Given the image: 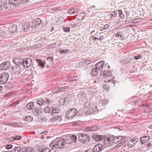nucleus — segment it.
Masks as SVG:
<instances>
[{"label": "nucleus", "mask_w": 152, "mask_h": 152, "mask_svg": "<svg viewBox=\"0 0 152 152\" xmlns=\"http://www.w3.org/2000/svg\"><path fill=\"white\" fill-rule=\"evenodd\" d=\"M64 140L61 138H57L52 141L50 144V148L62 149L65 146Z\"/></svg>", "instance_id": "1"}, {"label": "nucleus", "mask_w": 152, "mask_h": 152, "mask_svg": "<svg viewBox=\"0 0 152 152\" xmlns=\"http://www.w3.org/2000/svg\"><path fill=\"white\" fill-rule=\"evenodd\" d=\"M113 136H111L109 138H106L104 137L103 138L104 147H108L111 146L113 145Z\"/></svg>", "instance_id": "2"}, {"label": "nucleus", "mask_w": 152, "mask_h": 152, "mask_svg": "<svg viewBox=\"0 0 152 152\" xmlns=\"http://www.w3.org/2000/svg\"><path fill=\"white\" fill-rule=\"evenodd\" d=\"M78 137L79 140L83 143L88 142L90 138L88 135L80 133H78Z\"/></svg>", "instance_id": "3"}, {"label": "nucleus", "mask_w": 152, "mask_h": 152, "mask_svg": "<svg viewBox=\"0 0 152 152\" xmlns=\"http://www.w3.org/2000/svg\"><path fill=\"white\" fill-rule=\"evenodd\" d=\"M51 108L52 110L51 112V115L52 117L55 115V114L59 113L61 110L60 106L59 105H57L56 103L52 104Z\"/></svg>", "instance_id": "4"}, {"label": "nucleus", "mask_w": 152, "mask_h": 152, "mask_svg": "<svg viewBox=\"0 0 152 152\" xmlns=\"http://www.w3.org/2000/svg\"><path fill=\"white\" fill-rule=\"evenodd\" d=\"M77 110L76 108L70 109L66 113V116L68 119H69L74 117L76 115Z\"/></svg>", "instance_id": "5"}, {"label": "nucleus", "mask_w": 152, "mask_h": 152, "mask_svg": "<svg viewBox=\"0 0 152 152\" xmlns=\"http://www.w3.org/2000/svg\"><path fill=\"white\" fill-rule=\"evenodd\" d=\"M9 77V74L7 72L3 73L0 75V84L6 83Z\"/></svg>", "instance_id": "6"}, {"label": "nucleus", "mask_w": 152, "mask_h": 152, "mask_svg": "<svg viewBox=\"0 0 152 152\" xmlns=\"http://www.w3.org/2000/svg\"><path fill=\"white\" fill-rule=\"evenodd\" d=\"M21 64L25 68H27L30 66L32 63V59L30 58H26L22 60Z\"/></svg>", "instance_id": "7"}, {"label": "nucleus", "mask_w": 152, "mask_h": 152, "mask_svg": "<svg viewBox=\"0 0 152 152\" xmlns=\"http://www.w3.org/2000/svg\"><path fill=\"white\" fill-rule=\"evenodd\" d=\"M28 1V0H9L8 2L10 6L12 5L15 7L18 6L21 3H24Z\"/></svg>", "instance_id": "8"}, {"label": "nucleus", "mask_w": 152, "mask_h": 152, "mask_svg": "<svg viewBox=\"0 0 152 152\" xmlns=\"http://www.w3.org/2000/svg\"><path fill=\"white\" fill-rule=\"evenodd\" d=\"M13 70L17 74H21L22 73L23 68L22 64L15 65L13 67Z\"/></svg>", "instance_id": "9"}, {"label": "nucleus", "mask_w": 152, "mask_h": 152, "mask_svg": "<svg viewBox=\"0 0 152 152\" xmlns=\"http://www.w3.org/2000/svg\"><path fill=\"white\" fill-rule=\"evenodd\" d=\"M10 63L9 61H7L2 63L0 65V70H6L10 67Z\"/></svg>", "instance_id": "10"}, {"label": "nucleus", "mask_w": 152, "mask_h": 152, "mask_svg": "<svg viewBox=\"0 0 152 152\" xmlns=\"http://www.w3.org/2000/svg\"><path fill=\"white\" fill-rule=\"evenodd\" d=\"M42 21L39 18H37L35 19L32 22L31 26V28H35L38 26L41 23Z\"/></svg>", "instance_id": "11"}, {"label": "nucleus", "mask_w": 152, "mask_h": 152, "mask_svg": "<svg viewBox=\"0 0 152 152\" xmlns=\"http://www.w3.org/2000/svg\"><path fill=\"white\" fill-rule=\"evenodd\" d=\"M77 98L79 100L85 102L87 99L86 95L83 92L80 91L77 95Z\"/></svg>", "instance_id": "12"}, {"label": "nucleus", "mask_w": 152, "mask_h": 152, "mask_svg": "<svg viewBox=\"0 0 152 152\" xmlns=\"http://www.w3.org/2000/svg\"><path fill=\"white\" fill-rule=\"evenodd\" d=\"M104 148L103 145L99 144L96 145L92 151L93 152H98L102 151Z\"/></svg>", "instance_id": "13"}, {"label": "nucleus", "mask_w": 152, "mask_h": 152, "mask_svg": "<svg viewBox=\"0 0 152 152\" xmlns=\"http://www.w3.org/2000/svg\"><path fill=\"white\" fill-rule=\"evenodd\" d=\"M138 141L137 138H135L129 141L127 143V146L130 148H132L134 146L136 142Z\"/></svg>", "instance_id": "14"}, {"label": "nucleus", "mask_w": 152, "mask_h": 152, "mask_svg": "<svg viewBox=\"0 0 152 152\" xmlns=\"http://www.w3.org/2000/svg\"><path fill=\"white\" fill-rule=\"evenodd\" d=\"M17 26L15 24L12 25L10 26L8 28V32L9 33H13L17 31Z\"/></svg>", "instance_id": "15"}, {"label": "nucleus", "mask_w": 152, "mask_h": 152, "mask_svg": "<svg viewBox=\"0 0 152 152\" xmlns=\"http://www.w3.org/2000/svg\"><path fill=\"white\" fill-rule=\"evenodd\" d=\"M42 112V109L41 107H35L34 108V111H33V113L36 116L40 115Z\"/></svg>", "instance_id": "16"}, {"label": "nucleus", "mask_w": 152, "mask_h": 152, "mask_svg": "<svg viewBox=\"0 0 152 152\" xmlns=\"http://www.w3.org/2000/svg\"><path fill=\"white\" fill-rule=\"evenodd\" d=\"M104 61H100L95 64V66L97 69L100 70L103 68L104 63Z\"/></svg>", "instance_id": "17"}, {"label": "nucleus", "mask_w": 152, "mask_h": 152, "mask_svg": "<svg viewBox=\"0 0 152 152\" xmlns=\"http://www.w3.org/2000/svg\"><path fill=\"white\" fill-rule=\"evenodd\" d=\"M104 137L102 135H94L93 136L92 138L94 139V140L96 141H101L103 140V138H104Z\"/></svg>", "instance_id": "18"}, {"label": "nucleus", "mask_w": 152, "mask_h": 152, "mask_svg": "<svg viewBox=\"0 0 152 152\" xmlns=\"http://www.w3.org/2000/svg\"><path fill=\"white\" fill-rule=\"evenodd\" d=\"M1 3L3 5V7L4 9H7L9 8V7H11L10 4H7V0H1Z\"/></svg>", "instance_id": "19"}, {"label": "nucleus", "mask_w": 152, "mask_h": 152, "mask_svg": "<svg viewBox=\"0 0 152 152\" xmlns=\"http://www.w3.org/2000/svg\"><path fill=\"white\" fill-rule=\"evenodd\" d=\"M86 15L84 12H81L75 15V18L77 20H83L85 18Z\"/></svg>", "instance_id": "20"}, {"label": "nucleus", "mask_w": 152, "mask_h": 152, "mask_svg": "<svg viewBox=\"0 0 152 152\" xmlns=\"http://www.w3.org/2000/svg\"><path fill=\"white\" fill-rule=\"evenodd\" d=\"M149 139L148 136H143L140 138V141L142 144H144L148 142Z\"/></svg>", "instance_id": "21"}, {"label": "nucleus", "mask_w": 152, "mask_h": 152, "mask_svg": "<svg viewBox=\"0 0 152 152\" xmlns=\"http://www.w3.org/2000/svg\"><path fill=\"white\" fill-rule=\"evenodd\" d=\"M36 61L38 63V64L42 67H45V65L46 64L45 61L41 60L40 59H36Z\"/></svg>", "instance_id": "22"}, {"label": "nucleus", "mask_w": 152, "mask_h": 152, "mask_svg": "<svg viewBox=\"0 0 152 152\" xmlns=\"http://www.w3.org/2000/svg\"><path fill=\"white\" fill-rule=\"evenodd\" d=\"M113 141L114 144H116L120 142L122 140V137L121 136H119L118 137L113 136Z\"/></svg>", "instance_id": "23"}, {"label": "nucleus", "mask_w": 152, "mask_h": 152, "mask_svg": "<svg viewBox=\"0 0 152 152\" xmlns=\"http://www.w3.org/2000/svg\"><path fill=\"white\" fill-rule=\"evenodd\" d=\"M53 122H60L62 120V117L60 115H58L52 118L51 119Z\"/></svg>", "instance_id": "24"}, {"label": "nucleus", "mask_w": 152, "mask_h": 152, "mask_svg": "<svg viewBox=\"0 0 152 152\" xmlns=\"http://www.w3.org/2000/svg\"><path fill=\"white\" fill-rule=\"evenodd\" d=\"M21 152H33V149L31 147L23 148L21 149Z\"/></svg>", "instance_id": "25"}, {"label": "nucleus", "mask_w": 152, "mask_h": 152, "mask_svg": "<svg viewBox=\"0 0 152 152\" xmlns=\"http://www.w3.org/2000/svg\"><path fill=\"white\" fill-rule=\"evenodd\" d=\"M98 71L99 70L97 69L96 67L92 69L91 74L93 76H95L97 75Z\"/></svg>", "instance_id": "26"}, {"label": "nucleus", "mask_w": 152, "mask_h": 152, "mask_svg": "<svg viewBox=\"0 0 152 152\" xmlns=\"http://www.w3.org/2000/svg\"><path fill=\"white\" fill-rule=\"evenodd\" d=\"M36 102L39 106H42L44 104L45 101L43 99L39 98L37 100Z\"/></svg>", "instance_id": "27"}, {"label": "nucleus", "mask_w": 152, "mask_h": 152, "mask_svg": "<svg viewBox=\"0 0 152 152\" xmlns=\"http://www.w3.org/2000/svg\"><path fill=\"white\" fill-rule=\"evenodd\" d=\"M23 118L25 121L28 122L32 121L33 120V118L32 117L26 116H23Z\"/></svg>", "instance_id": "28"}, {"label": "nucleus", "mask_w": 152, "mask_h": 152, "mask_svg": "<svg viewBox=\"0 0 152 152\" xmlns=\"http://www.w3.org/2000/svg\"><path fill=\"white\" fill-rule=\"evenodd\" d=\"M64 140L65 141L64 143L65 144H71L72 143L70 136L66 137L65 138V139Z\"/></svg>", "instance_id": "29"}, {"label": "nucleus", "mask_w": 152, "mask_h": 152, "mask_svg": "<svg viewBox=\"0 0 152 152\" xmlns=\"http://www.w3.org/2000/svg\"><path fill=\"white\" fill-rule=\"evenodd\" d=\"M104 77L105 80V81H106L107 82H109L110 81H111V80L113 78V75H110L107 76H104Z\"/></svg>", "instance_id": "30"}, {"label": "nucleus", "mask_w": 152, "mask_h": 152, "mask_svg": "<svg viewBox=\"0 0 152 152\" xmlns=\"http://www.w3.org/2000/svg\"><path fill=\"white\" fill-rule=\"evenodd\" d=\"M13 61L16 65H21L22 61H20L19 58H14L13 59Z\"/></svg>", "instance_id": "31"}, {"label": "nucleus", "mask_w": 152, "mask_h": 152, "mask_svg": "<svg viewBox=\"0 0 152 152\" xmlns=\"http://www.w3.org/2000/svg\"><path fill=\"white\" fill-rule=\"evenodd\" d=\"M8 36V33L5 31L0 30V38L1 37H4Z\"/></svg>", "instance_id": "32"}, {"label": "nucleus", "mask_w": 152, "mask_h": 152, "mask_svg": "<svg viewBox=\"0 0 152 152\" xmlns=\"http://www.w3.org/2000/svg\"><path fill=\"white\" fill-rule=\"evenodd\" d=\"M53 149L47 148L42 149L40 152H53Z\"/></svg>", "instance_id": "33"}, {"label": "nucleus", "mask_w": 152, "mask_h": 152, "mask_svg": "<svg viewBox=\"0 0 152 152\" xmlns=\"http://www.w3.org/2000/svg\"><path fill=\"white\" fill-rule=\"evenodd\" d=\"M103 74L104 76L112 75V72L108 70H104L103 71Z\"/></svg>", "instance_id": "34"}, {"label": "nucleus", "mask_w": 152, "mask_h": 152, "mask_svg": "<svg viewBox=\"0 0 152 152\" xmlns=\"http://www.w3.org/2000/svg\"><path fill=\"white\" fill-rule=\"evenodd\" d=\"M34 103L32 102H29L26 105V107L28 110H31L34 106Z\"/></svg>", "instance_id": "35"}, {"label": "nucleus", "mask_w": 152, "mask_h": 152, "mask_svg": "<svg viewBox=\"0 0 152 152\" xmlns=\"http://www.w3.org/2000/svg\"><path fill=\"white\" fill-rule=\"evenodd\" d=\"M21 150L20 147H15L12 149L11 152H20Z\"/></svg>", "instance_id": "36"}, {"label": "nucleus", "mask_w": 152, "mask_h": 152, "mask_svg": "<svg viewBox=\"0 0 152 152\" xmlns=\"http://www.w3.org/2000/svg\"><path fill=\"white\" fill-rule=\"evenodd\" d=\"M117 15V12L113 11L110 13L109 14V16H110V18H114L116 17Z\"/></svg>", "instance_id": "37"}, {"label": "nucleus", "mask_w": 152, "mask_h": 152, "mask_svg": "<svg viewBox=\"0 0 152 152\" xmlns=\"http://www.w3.org/2000/svg\"><path fill=\"white\" fill-rule=\"evenodd\" d=\"M43 111L45 113H51V108L48 106H46L43 109Z\"/></svg>", "instance_id": "38"}, {"label": "nucleus", "mask_w": 152, "mask_h": 152, "mask_svg": "<svg viewBox=\"0 0 152 152\" xmlns=\"http://www.w3.org/2000/svg\"><path fill=\"white\" fill-rule=\"evenodd\" d=\"M109 27V25L108 24H106L104 25L103 26H102L100 27L99 30L100 31H102L104 29L108 28Z\"/></svg>", "instance_id": "39"}, {"label": "nucleus", "mask_w": 152, "mask_h": 152, "mask_svg": "<svg viewBox=\"0 0 152 152\" xmlns=\"http://www.w3.org/2000/svg\"><path fill=\"white\" fill-rule=\"evenodd\" d=\"M20 102V100H17L15 102L10 104L9 105V107H11L13 106L14 107H15Z\"/></svg>", "instance_id": "40"}, {"label": "nucleus", "mask_w": 152, "mask_h": 152, "mask_svg": "<svg viewBox=\"0 0 152 152\" xmlns=\"http://www.w3.org/2000/svg\"><path fill=\"white\" fill-rule=\"evenodd\" d=\"M72 141V142H75L77 140V137L75 135H72L71 136H70Z\"/></svg>", "instance_id": "41"}, {"label": "nucleus", "mask_w": 152, "mask_h": 152, "mask_svg": "<svg viewBox=\"0 0 152 152\" xmlns=\"http://www.w3.org/2000/svg\"><path fill=\"white\" fill-rule=\"evenodd\" d=\"M65 101V99L64 98L60 99L59 100V102L60 104L62 105H63L64 104Z\"/></svg>", "instance_id": "42"}, {"label": "nucleus", "mask_w": 152, "mask_h": 152, "mask_svg": "<svg viewBox=\"0 0 152 152\" xmlns=\"http://www.w3.org/2000/svg\"><path fill=\"white\" fill-rule=\"evenodd\" d=\"M79 64L80 67H83L87 65V64L85 61L80 62L79 63Z\"/></svg>", "instance_id": "43"}, {"label": "nucleus", "mask_w": 152, "mask_h": 152, "mask_svg": "<svg viewBox=\"0 0 152 152\" xmlns=\"http://www.w3.org/2000/svg\"><path fill=\"white\" fill-rule=\"evenodd\" d=\"M96 129V127H88L86 128L87 131H93Z\"/></svg>", "instance_id": "44"}, {"label": "nucleus", "mask_w": 152, "mask_h": 152, "mask_svg": "<svg viewBox=\"0 0 152 152\" xmlns=\"http://www.w3.org/2000/svg\"><path fill=\"white\" fill-rule=\"evenodd\" d=\"M65 90L64 86L61 87L58 89V91H59V92H63L66 91Z\"/></svg>", "instance_id": "45"}, {"label": "nucleus", "mask_w": 152, "mask_h": 152, "mask_svg": "<svg viewBox=\"0 0 152 152\" xmlns=\"http://www.w3.org/2000/svg\"><path fill=\"white\" fill-rule=\"evenodd\" d=\"M13 138L15 140H20L21 139V137L20 135H16Z\"/></svg>", "instance_id": "46"}, {"label": "nucleus", "mask_w": 152, "mask_h": 152, "mask_svg": "<svg viewBox=\"0 0 152 152\" xmlns=\"http://www.w3.org/2000/svg\"><path fill=\"white\" fill-rule=\"evenodd\" d=\"M103 88L107 90H108L109 89V86L107 84L103 85Z\"/></svg>", "instance_id": "47"}, {"label": "nucleus", "mask_w": 152, "mask_h": 152, "mask_svg": "<svg viewBox=\"0 0 152 152\" xmlns=\"http://www.w3.org/2000/svg\"><path fill=\"white\" fill-rule=\"evenodd\" d=\"M53 58L52 57H48L47 59V61L51 63L53 61Z\"/></svg>", "instance_id": "48"}, {"label": "nucleus", "mask_w": 152, "mask_h": 152, "mask_svg": "<svg viewBox=\"0 0 152 152\" xmlns=\"http://www.w3.org/2000/svg\"><path fill=\"white\" fill-rule=\"evenodd\" d=\"M141 57L142 55L140 54H139L137 56H134V58L136 60H137L141 58Z\"/></svg>", "instance_id": "49"}, {"label": "nucleus", "mask_w": 152, "mask_h": 152, "mask_svg": "<svg viewBox=\"0 0 152 152\" xmlns=\"http://www.w3.org/2000/svg\"><path fill=\"white\" fill-rule=\"evenodd\" d=\"M41 47V45L39 44H37L34 45L32 47L34 49L38 48Z\"/></svg>", "instance_id": "50"}, {"label": "nucleus", "mask_w": 152, "mask_h": 152, "mask_svg": "<svg viewBox=\"0 0 152 152\" xmlns=\"http://www.w3.org/2000/svg\"><path fill=\"white\" fill-rule=\"evenodd\" d=\"M63 30L65 32H68L70 31V28L68 27H64L63 28Z\"/></svg>", "instance_id": "51"}, {"label": "nucleus", "mask_w": 152, "mask_h": 152, "mask_svg": "<svg viewBox=\"0 0 152 152\" xmlns=\"http://www.w3.org/2000/svg\"><path fill=\"white\" fill-rule=\"evenodd\" d=\"M69 51V50L68 49L65 50H62L61 51L60 53L61 54H64L66 53Z\"/></svg>", "instance_id": "52"}, {"label": "nucleus", "mask_w": 152, "mask_h": 152, "mask_svg": "<svg viewBox=\"0 0 152 152\" xmlns=\"http://www.w3.org/2000/svg\"><path fill=\"white\" fill-rule=\"evenodd\" d=\"M65 79L67 82L72 81L73 80L72 77H67Z\"/></svg>", "instance_id": "53"}, {"label": "nucleus", "mask_w": 152, "mask_h": 152, "mask_svg": "<svg viewBox=\"0 0 152 152\" xmlns=\"http://www.w3.org/2000/svg\"><path fill=\"white\" fill-rule=\"evenodd\" d=\"M115 36L117 37H120L122 38L121 37V33L120 31L118 32L116 34Z\"/></svg>", "instance_id": "54"}, {"label": "nucleus", "mask_w": 152, "mask_h": 152, "mask_svg": "<svg viewBox=\"0 0 152 152\" xmlns=\"http://www.w3.org/2000/svg\"><path fill=\"white\" fill-rule=\"evenodd\" d=\"M143 149L142 147L139 148L137 150V152H142L143 151Z\"/></svg>", "instance_id": "55"}, {"label": "nucleus", "mask_w": 152, "mask_h": 152, "mask_svg": "<svg viewBox=\"0 0 152 152\" xmlns=\"http://www.w3.org/2000/svg\"><path fill=\"white\" fill-rule=\"evenodd\" d=\"M109 101L107 99L104 100L102 101V103L103 104H107L109 102Z\"/></svg>", "instance_id": "56"}, {"label": "nucleus", "mask_w": 152, "mask_h": 152, "mask_svg": "<svg viewBox=\"0 0 152 152\" xmlns=\"http://www.w3.org/2000/svg\"><path fill=\"white\" fill-rule=\"evenodd\" d=\"M90 39L92 40H96L97 39V38L94 37L93 36H91L89 37V39Z\"/></svg>", "instance_id": "57"}, {"label": "nucleus", "mask_w": 152, "mask_h": 152, "mask_svg": "<svg viewBox=\"0 0 152 152\" xmlns=\"http://www.w3.org/2000/svg\"><path fill=\"white\" fill-rule=\"evenodd\" d=\"M68 12L69 14H74V11H73V9L72 8V9H71L69 10H68Z\"/></svg>", "instance_id": "58"}, {"label": "nucleus", "mask_w": 152, "mask_h": 152, "mask_svg": "<svg viewBox=\"0 0 152 152\" xmlns=\"http://www.w3.org/2000/svg\"><path fill=\"white\" fill-rule=\"evenodd\" d=\"M52 91L53 93H58L59 92V91H58V89L56 88L53 89Z\"/></svg>", "instance_id": "59"}, {"label": "nucleus", "mask_w": 152, "mask_h": 152, "mask_svg": "<svg viewBox=\"0 0 152 152\" xmlns=\"http://www.w3.org/2000/svg\"><path fill=\"white\" fill-rule=\"evenodd\" d=\"M70 26L71 27H75L77 26V25L73 23H71Z\"/></svg>", "instance_id": "60"}, {"label": "nucleus", "mask_w": 152, "mask_h": 152, "mask_svg": "<svg viewBox=\"0 0 152 152\" xmlns=\"http://www.w3.org/2000/svg\"><path fill=\"white\" fill-rule=\"evenodd\" d=\"M12 145H8L6 146V148L7 149H9L12 148Z\"/></svg>", "instance_id": "61"}, {"label": "nucleus", "mask_w": 152, "mask_h": 152, "mask_svg": "<svg viewBox=\"0 0 152 152\" xmlns=\"http://www.w3.org/2000/svg\"><path fill=\"white\" fill-rule=\"evenodd\" d=\"M106 67H107V69H109L110 68V66L107 63H106L104 65V68L106 69Z\"/></svg>", "instance_id": "62"}, {"label": "nucleus", "mask_w": 152, "mask_h": 152, "mask_svg": "<svg viewBox=\"0 0 152 152\" xmlns=\"http://www.w3.org/2000/svg\"><path fill=\"white\" fill-rule=\"evenodd\" d=\"M15 123H9L7 125L10 126L14 127L15 126Z\"/></svg>", "instance_id": "63"}, {"label": "nucleus", "mask_w": 152, "mask_h": 152, "mask_svg": "<svg viewBox=\"0 0 152 152\" xmlns=\"http://www.w3.org/2000/svg\"><path fill=\"white\" fill-rule=\"evenodd\" d=\"M79 10L78 9H73L74 13H77L79 12Z\"/></svg>", "instance_id": "64"}]
</instances>
